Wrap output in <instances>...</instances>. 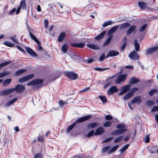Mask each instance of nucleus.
<instances>
[{"label":"nucleus","mask_w":158,"mask_h":158,"mask_svg":"<svg viewBox=\"0 0 158 158\" xmlns=\"http://www.w3.org/2000/svg\"><path fill=\"white\" fill-rule=\"evenodd\" d=\"M10 73V72L8 71H5L1 73H0V78L2 77L5 76L9 74Z\"/></svg>","instance_id":"41"},{"label":"nucleus","mask_w":158,"mask_h":158,"mask_svg":"<svg viewBox=\"0 0 158 158\" xmlns=\"http://www.w3.org/2000/svg\"><path fill=\"white\" fill-rule=\"evenodd\" d=\"M127 130L126 129H122L117 130L111 133L112 135H119L126 131Z\"/></svg>","instance_id":"12"},{"label":"nucleus","mask_w":158,"mask_h":158,"mask_svg":"<svg viewBox=\"0 0 158 158\" xmlns=\"http://www.w3.org/2000/svg\"><path fill=\"white\" fill-rule=\"evenodd\" d=\"M27 71V69H20L18 71H16L15 74V76H18L22 73H23Z\"/></svg>","instance_id":"28"},{"label":"nucleus","mask_w":158,"mask_h":158,"mask_svg":"<svg viewBox=\"0 0 158 158\" xmlns=\"http://www.w3.org/2000/svg\"><path fill=\"white\" fill-rule=\"evenodd\" d=\"M29 33L31 37L38 44H40V42L39 40L37 39V38L33 34H32L30 31H29Z\"/></svg>","instance_id":"29"},{"label":"nucleus","mask_w":158,"mask_h":158,"mask_svg":"<svg viewBox=\"0 0 158 158\" xmlns=\"http://www.w3.org/2000/svg\"><path fill=\"white\" fill-rule=\"evenodd\" d=\"M4 44L6 46L10 47H13L15 44H12L11 42H8V41H5L4 42Z\"/></svg>","instance_id":"38"},{"label":"nucleus","mask_w":158,"mask_h":158,"mask_svg":"<svg viewBox=\"0 0 158 158\" xmlns=\"http://www.w3.org/2000/svg\"><path fill=\"white\" fill-rule=\"evenodd\" d=\"M65 75L70 78L73 79H76L78 77V75L73 72H67L65 73Z\"/></svg>","instance_id":"3"},{"label":"nucleus","mask_w":158,"mask_h":158,"mask_svg":"<svg viewBox=\"0 0 158 158\" xmlns=\"http://www.w3.org/2000/svg\"><path fill=\"white\" fill-rule=\"evenodd\" d=\"M33 76L34 75L32 74L28 75L22 78L19 79V81L20 83L25 82L31 79L33 77Z\"/></svg>","instance_id":"7"},{"label":"nucleus","mask_w":158,"mask_h":158,"mask_svg":"<svg viewBox=\"0 0 158 158\" xmlns=\"http://www.w3.org/2000/svg\"><path fill=\"white\" fill-rule=\"evenodd\" d=\"M126 126L125 125L123 124H119L117 126V127L118 128L122 129H125Z\"/></svg>","instance_id":"45"},{"label":"nucleus","mask_w":158,"mask_h":158,"mask_svg":"<svg viewBox=\"0 0 158 158\" xmlns=\"http://www.w3.org/2000/svg\"><path fill=\"white\" fill-rule=\"evenodd\" d=\"M130 25V24L128 22L124 23L119 25L120 29H125L129 27Z\"/></svg>","instance_id":"22"},{"label":"nucleus","mask_w":158,"mask_h":158,"mask_svg":"<svg viewBox=\"0 0 158 158\" xmlns=\"http://www.w3.org/2000/svg\"><path fill=\"white\" fill-rule=\"evenodd\" d=\"M157 90L156 89H153L151 90L149 92V94L150 96H152L156 91Z\"/></svg>","instance_id":"54"},{"label":"nucleus","mask_w":158,"mask_h":158,"mask_svg":"<svg viewBox=\"0 0 158 158\" xmlns=\"http://www.w3.org/2000/svg\"><path fill=\"white\" fill-rule=\"evenodd\" d=\"M76 123H74L70 126H69L67 129L66 131L67 133L71 131L73 128L76 126Z\"/></svg>","instance_id":"36"},{"label":"nucleus","mask_w":158,"mask_h":158,"mask_svg":"<svg viewBox=\"0 0 158 158\" xmlns=\"http://www.w3.org/2000/svg\"><path fill=\"white\" fill-rule=\"evenodd\" d=\"M131 86L130 85H127L123 86L121 88V91L119 93V95H121L123 94L128 91L130 89Z\"/></svg>","instance_id":"6"},{"label":"nucleus","mask_w":158,"mask_h":158,"mask_svg":"<svg viewBox=\"0 0 158 158\" xmlns=\"http://www.w3.org/2000/svg\"><path fill=\"white\" fill-rule=\"evenodd\" d=\"M123 136H120L118 137L114 140V142L115 143H117L120 142L123 139Z\"/></svg>","instance_id":"44"},{"label":"nucleus","mask_w":158,"mask_h":158,"mask_svg":"<svg viewBox=\"0 0 158 158\" xmlns=\"http://www.w3.org/2000/svg\"><path fill=\"white\" fill-rule=\"evenodd\" d=\"M147 25L146 24H145L143 26L140 28L139 30L140 32H142L143 31L144 29L146 28L147 27Z\"/></svg>","instance_id":"53"},{"label":"nucleus","mask_w":158,"mask_h":158,"mask_svg":"<svg viewBox=\"0 0 158 158\" xmlns=\"http://www.w3.org/2000/svg\"><path fill=\"white\" fill-rule=\"evenodd\" d=\"M86 46L93 50H98L100 48L98 45L94 44H88Z\"/></svg>","instance_id":"15"},{"label":"nucleus","mask_w":158,"mask_h":158,"mask_svg":"<svg viewBox=\"0 0 158 158\" xmlns=\"http://www.w3.org/2000/svg\"><path fill=\"white\" fill-rule=\"evenodd\" d=\"M68 47L67 44H64L61 47V50L64 53H66L68 49Z\"/></svg>","instance_id":"33"},{"label":"nucleus","mask_w":158,"mask_h":158,"mask_svg":"<svg viewBox=\"0 0 158 158\" xmlns=\"http://www.w3.org/2000/svg\"><path fill=\"white\" fill-rule=\"evenodd\" d=\"M119 54V52L116 51H110L108 54L107 55L106 58H107L108 56H116Z\"/></svg>","instance_id":"16"},{"label":"nucleus","mask_w":158,"mask_h":158,"mask_svg":"<svg viewBox=\"0 0 158 158\" xmlns=\"http://www.w3.org/2000/svg\"><path fill=\"white\" fill-rule=\"evenodd\" d=\"M15 89V91L18 93H20L23 92L25 89V87L23 85L18 84L16 86L15 88H13Z\"/></svg>","instance_id":"4"},{"label":"nucleus","mask_w":158,"mask_h":158,"mask_svg":"<svg viewBox=\"0 0 158 158\" xmlns=\"http://www.w3.org/2000/svg\"><path fill=\"white\" fill-rule=\"evenodd\" d=\"M94 134V131L92 130L90 131L86 135L88 137H89L91 136Z\"/></svg>","instance_id":"52"},{"label":"nucleus","mask_w":158,"mask_h":158,"mask_svg":"<svg viewBox=\"0 0 158 158\" xmlns=\"http://www.w3.org/2000/svg\"><path fill=\"white\" fill-rule=\"evenodd\" d=\"M104 131H105L103 128L102 127H100L96 131L94 134L95 135H100L103 133Z\"/></svg>","instance_id":"17"},{"label":"nucleus","mask_w":158,"mask_h":158,"mask_svg":"<svg viewBox=\"0 0 158 158\" xmlns=\"http://www.w3.org/2000/svg\"><path fill=\"white\" fill-rule=\"evenodd\" d=\"M99 97L103 103H105L107 102L106 98V96L99 95Z\"/></svg>","instance_id":"39"},{"label":"nucleus","mask_w":158,"mask_h":158,"mask_svg":"<svg viewBox=\"0 0 158 158\" xmlns=\"http://www.w3.org/2000/svg\"><path fill=\"white\" fill-rule=\"evenodd\" d=\"M92 117L91 115H88L84 116H83L82 117L78 119H77L76 121V122L75 123H80L84 121H85L86 120H87L90 118H91Z\"/></svg>","instance_id":"9"},{"label":"nucleus","mask_w":158,"mask_h":158,"mask_svg":"<svg viewBox=\"0 0 158 158\" xmlns=\"http://www.w3.org/2000/svg\"><path fill=\"white\" fill-rule=\"evenodd\" d=\"M133 95V93H132V92H129L125 95L123 99L124 100H127Z\"/></svg>","instance_id":"23"},{"label":"nucleus","mask_w":158,"mask_h":158,"mask_svg":"<svg viewBox=\"0 0 158 158\" xmlns=\"http://www.w3.org/2000/svg\"><path fill=\"white\" fill-rule=\"evenodd\" d=\"M112 23V21H108L104 22V23L102 24V26L103 27H105L108 25L111 24Z\"/></svg>","instance_id":"40"},{"label":"nucleus","mask_w":158,"mask_h":158,"mask_svg":"<svg viewBox=\"0 0 158 158\" xmlns=\"http://www.w3.org/2000/svg\"><path fill=\"white\" fill-rule=\"evenodd\" d=\"M134 44L135 46V49L136 51H139V45L137 42V40H135L134 41Z\"/></svg>","instance_id":"37"},{"label":"nucleus","mask_w":158,"mask_h":158,"mask_svg":"<svg viewBox=\"0 0 158 158\" xmlns=\"http://www.w3.org/2000/svg\"><path fill=\"white\" fill-rule=\"evenodd\" d=\"M156 111H158V106H154L152 109V112H154Z\"/></svg>","instance_id":"58"},{"label":"nucleus","mask_w":158,"mask_h":158,"mask_svg":"<svg viewBox=\"0 0 158 158\" xmlns=\"http://www.w3.org/2000/svg\"><path fill=\"white\" fill-rule=\"evenodd\" d=\"M26 49L27 52L30 55L34 56H36V53L30 48L27 47L26 48Z\"/></svg>","instance_id":"19"},{"label":"nucleus","mask_w":158,"mask_h":158,"mask_svg":"<svg viewBox=\"0 0 158 158\" xmlns=\"http://www.w3.org/2000/svg\"><path fill=\"white\" fill-rule=\"evenodd\" d=\"M12 79H7L5 80L2 83L4 86L9 85L11 82Z\"/></svg>","instance_id":"35"},{"label":"nucleus","mask_w":158,"mask_h":158,"mask_svg":"<svg viewBox=\"0 0 158 158\" xmlns=\"http://www.w3.org/2000/svg\"><path fill=\"white\" fill-rule=\"evenodd\" d=\"M138 89L137 88H134L131 89V91L130 92H132L133 93V95L134 94V92L137 91Z\"/></svg>","instance_id":"62"},{"label":"nucleus","mask_w":158,"mask_h":158,"mask_svg":"<svg viewBox=\"0 0 158 158\" xmlns=\"http://www.w3.org/2000/svg\"><path fill=\"white\" fill-rule=\"evenodd\" d=\"M158 49V47H152L147 49L146 51V53L147 54H151Z\"/></svg>","instance_id":"14"},{"label":"nucleus","mask_w":158,"mask_h":158,"mask_svg":"<svg viewBox=\"0 0 158 158\" xmlns=\"http://www.w3.org/2000/svg\"><path fill=\"white\" fill-rule=\"evenodd\" d=\"M48 22L47 20H44V25L46 28H47L48 27Z\"/></svg>","instance_id":"60"},{"label":"nucleus","mask_w":158,"mask_h":158,"mask_svg":"<svg viewBox=\"0 0 158 158\" xmlns=\"http://www.w3.org/2000/svg\"><path fill=\"white\" fill-rule=\"evenodd\" d=\"M105 118L106 120H110L112 119L113 117L112 116L110 115H106L105 116Z\"/></svg>","instance_id":"50"},{"label":"nucleus","mask_w":158,"mask_h":158,"mask_svg":"<svg viewBox=\"0 0 158 158\" xmlns=\"http://www.w3.org/2000/svg\"><path fill=\"white\" fill-rule=\"evenodd\" d=\"M17 48H18V50L21 51V52L25 53V52L24 50H23L21 47L19 46H17Z\"/></svg>","instance_id":"63"},{"label":"nucleus","mask_w":158,"mask_h":158,"mask_svg":"<svg viewBox=\"0 0 158 158\" xmlns=\"http://www.w3.org/2000/svg\"><path fill=\"white\" fill-rule=\"evenodd\" d=\"M99 125L100 124L97 122L89 124L88 126V127L89 128H93L98 127Z\"/></svg>","instance_id":"26"},{"label":"nucleus","mask_w":158,"mask_h":158,"mask_svg":"<svg viewBox=\"0 0 158 158\" xmlns=\"http://www.w3.org/2000/svg\"><path fill=\"white\" fill-rule=\"evenodd\" d=\"M26 3L24 0H22L20 2V6L23 9L26 8Z\"/></svg>","instance_id":"42"},{"label":"nucleus","mask_w":158,"mask_h":158,"mask_svg":"<svg viewBox=\"0 0 158 158\" xmlns=\"http://www.w3.org/2000/svg\"><path fill=\"white\" fill-rule=\"evenodd\" d=\"M38 140L39 141L43 142L44 140V137L40 135L38 138Z\"/></svg>","instance_id":"49"},{"label":"nucleus","mask_w":158,"mask_h":158,"mask_svg":"<svg viewBox=\"0 0 158 158\" xmlns=\"http://www.w3.org/2000/svg\"><path fill=\"white\" fill-rule=\"evenodd\" d=\"M74 58L75 61L76 62H78L80 59V57L79 56L75 55L74 56Z\"/></svg>","instance_id":"56"},{"label":"nucleus","mask_w":158,"mask_h":158,"mask_svg":"<svg viewBox=\"0 0 158 158\" xmlns=\"http://www.w3.org/2000/svg\"><path fill=\"white\" fill-rule=\"evenodd\" d=\"M10 38L11 39V40L13 41L14 42H15L16 43H18V41L17 40H16V39L15 36H13V37H10Z\"/></svg>","instance_id":"59"},{"label":"nucleus","mask_w":158,"mask_h":158,"mask_svg":"<svg viewBox=\"0 0 158 158\" xmlns=\"http://www.w3.org/2000/svg\"><path fill=\"white\" fill-rule=\"evenodd\" d=\"M138 4L139 6L142 9H144L147 8V4L143 2H138Z\"/></svg>","instance_id":"27"},{"label":"nucleus","mask_w":158,"mask_h":158,"mask_svg":"<svg viewBox=\"0 0 158 158\" xmlns=\"http://www.w3.org/2000/svg\"><path fill=\"white\" fill-rule=\"evenodd\" d=\"M146 104L148 106H152L154 104V102L152 101L149 100L146 102Z\"/></svg>","instance_id":"47"},{"label":"nucleus","mask_w":158,"mask_h":158,"mask_svg":"<svg viewBox=\"0 0 158 158\" xmlns=\"http://www.w3.org/2000/svg\"><path fill=\"white\" fill-rule=\"evenodd\" d=\"M15 89L11 88L2 90L0 92V95L4 96L8 95L15 91Z\"/></svg>","instance_id":"8"},{"label":"nucleus","mask_w":158,"mask_h":158,"mask_svg":"<svg viewBox=\"0 0 158 158\" xmlns=\"http://www.w3.org/2000/svg\"><path fill=\"white\" fill-rule=\"evenodd\" d=\"M118 90L116 86H113L110 87L107 91V93L109 95L112 94L114 93L117 92Z\"/></svg>","instance_id":"13"},{"label":"nucleus","mask_w":158,"mask_h":158,"mask_svg":"<svg viewBox=\"0 0 158 158\" xmlns=\"http://www.w3.org/2000/svg\"><path fill=\"white\" fill-rule=\"evenodd\" d=\"M130 58L133 60H138L139 58V55H138L137 52L134 51L132 52L129 55Z\"/></svg>","instance_id":"5"},{"label":"nucleus","mask_w":158,"mask_h":158,"mask_svg":"<svg viewBox=\"0 0 158 158\" xmlns=\"http://www.w3.org/2000/svg\"><path fill=\"white\" fill-rule=\"evenodd\" d=\"M66 35V34L64 32L61 33L58 38V41L59 42H61L64 39Z\"/></svg>","instance_id":"21"},{"label":"nucleus","mask_w":158,"mask_h":158,"mask_svg":"<svg viewBox=\"0 0 158 158\" xmlns=\"http://www.w3.org/2000/svg\"><path fill=\"white\" fill-rule=\"evenodd\" d=\"M127 77V74L119 75L117 77L115 81V82L117 84H119L121 82L124 81Z\"/></svg>","instance_id":"2"},{"label":"nucleus","mask_w":158,"mask_h":158,"mask_svg":"<svg viewBox=\"0 0 158 158\" xmlns=\"http://www.w3.org/2000/svg\"><path fill=\"white\" fill-rule=\"evenodd\" d=\"M113 137H111L108 139H106L103 141V143H106L109 142L111 140H112L113 139Z\"/></svg>","instance_id":"57"},{"label":"nucleus","mask_w":158,"mask_h":158,"mask_svg":"<svg viewBox=\"0 0 158 158\" xmlns=\"http://www.w3.org/2000/svg\"><path fill=\"white\" fill-rule=\"evenodd\" d=\"M135 28L136 26H135L133 25L131 26L127 31L126 35L127 36L130 35Z\"/></svg>","instance_id":"20"},{"label":"nucleus","mask_w":158,"mask_h":158,"mask_svg":"<svg viewBox=\"0 0 158 158\" xmlns=\"http://www.w3.org/2000/svg\"><path fill=\"white\" fill-rule=\"evenodd\" d=\"M141 97L138 96L134 98L131 101L132 104L137 103L138 104H140L141 102Z\"/></svg>","instance_id":"11"},{"label":"nucleus","mask_w":158,"mask_h":158,"mask_svg":"<svg viewBox=\"0 0 158 158\" xmlns=\"http://www.w3.org/2000/svg\"><path fill=\"white\" fill-rule=\"evenodd\" d=\"M42 82V79H37L29 82L27 85H37L39 86L41 85Z\"/></svg>","instance_id":"1"},{"label":"nucleus","mask_w":158,"mask_h":158,"mask_svg":"<svg viewBox=\"0 0 158 158\" xmlns=\"http://www.w3.org/2000/svg\"><path fill=\"white\" fill-rule=\"evenodd\" d=\"M118 26H115L113 27L111 29H110L108 32L107 35H112V34L115 32L116 30L118 28Z\"/></svg>","instance_id":"18"},{"label":"nucleus","mask_w":158,"mask_h":158,"mask_svg":"<svg viewBox=\"0 0 158 158\" xmlns=\"http://www.w3.org/2000/svg\"><path fill=\"white\" fill-rule=\"evenodd\" d=\"M110 147L107 146L103 148L102 150V153H104L109 150L110 149Z\"/></svg>","instance_id":"43"},{"label":"nucleus","mask_w":158,"mask_h":158,"mask_svg":"<svg viewBox=\"0 0 158 158\" xmlns=\"http://www.w3.org/2000/svg\"><path fill=\"white\" fill-rule=\"evenodd\" d=\"M34 158H42L41 155L40 154L38 153L36 155Z\"/></svg>","instance_id":"64"},{"label":"nucleus","mask_w":158,"mask_h":158,"mask_svg":"<svg viewBox=\"0 0 158 158\" xmlns=\"http://www.w3.org/2000/svg\"><path fill=\"white\" fill-rule=\"evenodd\" d=\"M29 33L31 37L38 44H40V42L39 40L37 39V38L33 34H32L30 31H29Z\"/></svg>","instance_id":"30"},{"label":"nucleus","mask_w":158,"mask_h":158,"mask_svg":"<svg viewBox=\"0 0 158 158\" xmlns=\"http://www.w3.org/2000/svg\"><path fill=\"white\" fill-rule=\"evenodd\" d=\"M119 147V146L118 145H117L114 146L112 148L107 151V154H110L114 152L115 150L118 149Z\"/></svg>","instance_id":"24"},{"label":"nucleus","mask_w":158,"mask_h":158,"mask_svg":"<svg viewBox=\"0 0 158 158\" xmlns=\"http://www.w3.org/2000/svg\"><path fill=\"white\" fill-rule=\"evenodd\" d=\"M112 123L111 121L106 122L104 124V126L105 127H109L111 126Z\"/></svg>","instance_id":"46"},{"label":"nucleus","mask_w":158,"mask_h":158,"mask_svg":"<svg viewBox=\"0 0 158 158\" xmlns=\"http://www.w3.org/2000/svg\"><path fill=\"white\" fill-rule=\"evenodd\" d=\"M10 61H6V62H4V63H3L1 64H0V69H1V68L2 67L4 66L9 64V63H10Z\"/></svg>","instance_id":"48"},{"label":"nucleus","mask_w":158,"mask_h":158,"mask_svg":"<svg viewBox=\"0 0 158 158\" xmlns=\"http://www.w3.org/2000/svg\"><path fill=\"white\" fill-rule=\"evenodd\" d=\"M18 98H15L13 99L12 100L9 101L5 105V107H8L9 106H10L11 104H12L13 103L15 102V101L17 100Z\"/></svg>","instance_id":"31"},{"label":"nucleus","mask_w":158,"mask_h":158,"mask_svg":"<svg viewBox=\"0 0 158 158\" xmlns=\"http://www.w3.org/2000/svg\"><path fill=\"white\" fill-rule=\"evenodd\" d=\"M139 81L138 79L135 78H131L130 79L129 83L131 84H134Z\"/></svg>","instance_id":"32"},{"label":"nucleus","mask_w":158,"mask_h":158,"mask_svg":"<svg viewBox=\"0 0 158 158\" xmlns=\"http://www.w3.org/2000/svg\"><path fill=\"white\" fill-rule=\"evenodd\" d=\"M129 146V144H127L125 145L124 146H123L121 149H119V151L121 153L124 152L128 148Z\"/></svg>","instance_id":"34"},{"label":"nucleus","mask_w":158,"mask_h":158,"mask_svg":"<svg viewBox=\"0 0 158 158\" xmlns=\"http://www.w3.org/2000/svg\"><path fill=\"white\" fill-rule=\"evenodd\" d=\"M150 141V138L149 136L147 135L144 139V141L146 143H148Z\"/></svg>","instance_id":"51"},{"label":"nucleus","mask_w":158,"mask_h":158,"mask_svg":"<svg viewBox=\"0 0 158 158\" xmlns=\"http://www.w3.org/2000/svg\"><path fill=\"white\" fill-rule=\"evenodd\" d=\"M70 45L74 47L82 48L85 46V44L84 43H71Z\"/></svg>","instance_id":"10"},{"label":"nucleus","mask_w":158,"mask_h":158,"mask_svg":"<svg viewBox=\"0 0 158 158\" xmlns=\"http://www.w3.org/2000/svg\"><path fill=\"white\" fill-rule=\"evenodd\" d=\"M106 33V31H103L100 34L95 36V39L96 40H99L102 39Z\"/></svg>","instance_id":"25"},{"label":"nucleus","mask_w":158,"mask_h":158,"mask_svg":"<svg viewBox=\"0 0 158 158\" xmlns=\"http://www.w3.org/2000/svg\"><path fill=\"white\" fill-rule=\"evenodd\" d=\"M105 54L104 53L101 54L99 57V60L102 61L105 58Z\"/></svg>","instance_id":"55"},{"label":"nucleus","mask_w":158,"mask_h":158,"mask_svg":"<svg viewBox=\"0 0 158 158\" xmlns=\"http://www.w3.org/2000/svg\"><path fill=\"white\" fill-rule=\"evenodd\" d=\"M59 104L60 106L62 108L64 105L63 101L62 100H60L59 101Z\"/></svg>","instance_id":"61"}]
</instances>
